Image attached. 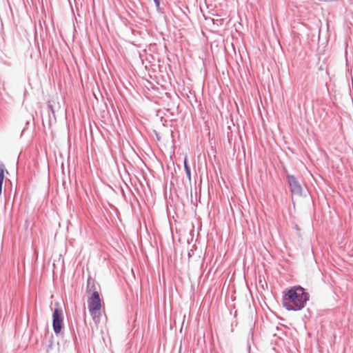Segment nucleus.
I'll return each mask as SVG.
<instances>
[{
    "instance_id": "423d86ee",
    "label": "nucleus",
    "mask_w": 353,
    "mask_h": 353,
    "mask_svg": "<svg viewBox=\"0 0 353 353\" xmlns=\"http://www.w3.org/2000/svg\"><path fill=\"white\" fill-rule=\"evenodd\" d=\"M155 5L157 8H159L160 6V0H154Z\"/></svg>"
},
{
    "instance_id": "f03ea898",
    "label": "nucleus",
    "mask_w": 353,
    "mask_h": 353,
    "mask_svg": "<svg viewBox=\"0 0 353 353\" xmlns=\"http://www.w3.org/2000/svg\"><path fill=\"white\" fill-rule=\"evenodd\" d=\"M88 306L89 312L96 324L99 323L101 316L102 303L98 292H94L88 298Z\"/></svg>"
},
{
    "instance_id": "39448f33",
    "label": "nucleus",
    "mask_w": 353,
    "mask_h": 353,
    "mask_svg": "<svg viewBox=\"0 0 353 353\" xmlns=\"http://www.w3.org/2000/svg\"><path fill=\"white\" fill-rule=\"evenodd\" d=\"M184 169H185V173L187 174V176L188 178V180L190 182L191 181V171H190V168L188 164V157L187 156L185 157V159H184Z\"/></svg>"
},
{
    "instance_id": "20e7f679",
    "label": "nucleus",
    "mask_w": 353,
    "mask_h": 353,
    "mask_svg": "<svg viewBox=\"0 0 353 353\" xmlns=\"http://www.w3.org/2000/svg\"><path fill=\"white\" fill-rule=\"evenodd\" d=\"M288 183L293 194L301 195L302 188L294 176H288Z\"/></svg>"
},
{
    "instance_id": "f257e3e1",
    "label": "nucleus",
    "mask_w": 353,
    "mask_h": 353,
    "mask_svg": "<svg viewBox=\"0 0 353 353\" xmlns=\"http://www.w3.org/2000/svg\"><path fill=\"white\" fill-rule=\"evenodd\" d=\"M309 294L300 285L291 287L283 292L282 305L289 311H297L305 307Z\"/></svg>"
},
{
    "instance_id": "7ed1b4c3",
    "label": "nucleus",
    "mask_w": 353,
    "mask_h": 353,
    "mask_svg": "<svg viewBox=\"0 0 353 353\" xmlns=\"http://www.w3.org/2000/svg\"><path fill=\"white\" fill-rule=\"evenodd\" d=\"M53 329L56 334H59L62 329L63 317L62 312L59 308H56L53 312Z\"/></svg>"
}]
</instances>
